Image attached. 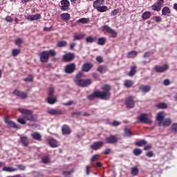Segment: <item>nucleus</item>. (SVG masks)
I'll use <instances>...</instances> for the list:
<instances>
[{
  "label": "nucleus",
  "mask_w": 177,
  "mask_h": 177,
  "mask_svg": "<svg viewBox=\"0 0 177 177\" xmlns=\"http://www.w3.org/2000/svg\"><path fill=\"white\" fill-rule=\"evenodd\" d=\"M102 91H95L92 94L87 96L88 100H95V99H101V100H109L110 99V85L105 84L102 87Z\"/></svg>",
  "instance_id": "obj_1"
},
{
  "label": "nucleus",
  "mask_w": 177,
  "mask_h": 177,
  "mask_svg": "<svg viewBox=\"0 0 177 177\" xmlns=\"http://www.w3.org/2000/svg\"><path fill=\"white\" fill-rule=\"evenodd\" d=\"M57 55L55 49H50L48 50H44L39 53V57L41 63H48L49 62V57H55Z\"/></svg>",
  "instance_id": "obj_2"
},
{
  "label": "nucleus",
  "mask_w": 177,
  "mask_h": 177,
  "mask_svg": "<svg viewBox=\"0 0 177 177\" xmlns=\"http://www.w3.org/2000/svg\"><path fill=\"white\" fill-rule=\"evenodd\" d=\"M18 111L22 114H24L23 118L26 120V121H35V118L32 115V111L26 109H19Z\"/></svg>",
  "instance_id": "obj_3"
},
{
  "label": "nucleus",
  "mask_w": 177,
  "mask_h": 177,
  "mask_svg": "<svg viewBox=\"0 0 177 177\" xmlns=\"http://www.w3.org/2000/svg\"><path fill=\"white\" fill-rule=\"evenodd\" d=\"M138 120L142 124H149V125L153 124V121L151 119L149 118V114L147 113H142L140 115L138 116Z\"/></svg>",
  "instance_id": "obj_4"
},
{
  "label": "nucleus",
  "mask_w": 177,
  "mask_h": 177,
  "mask_svg": "<svg viewBox=\"0 0 177 177\" xmlns=\"http://www.w3.org/2000/svg\"><path fill=\"white\" fill-rule=\"evenodd\" d=\"M92 84V80L91 79H82L76 83V85H78L81 88H86V86H89Z\"/></svg>",
  "instance_id": "obj_5"
},
{
  "label": "nucleus",
  "mask_w": 177,
  "mask_h": 177,
  "mask_svg": "<svg viewBox=\"0 0 177 177\" xmlns=\"http://www.w3.org/2000/svg\"><path fill=\"white\" fill-rule=\"evenodd\" d=\"M13 95L17 96V97H19L20 99H27L28 97V93L26 91H21L17 89L14 90Z\"/></svg>",
  "instance_id": "obj_6"
},
{
  "label": "nucleus",
  "mask_w": 177,
  "mask_h": 177,
  "mask_svg": "<svg viewBox=\"0 0 177 177\" xmlns=\"http://www.w3.org/2000/svg\"><path fill=\"white\" fill-rule=\"evenodd\" d=\"M164 5V0H158L156 3L151 6L152 10L160 12Z\"/></svg>",
  "instance_id": "obj_7"
},
{
  "label": "nucleus",
  "mask_w": 177,
  "mask_h": 177,
  "mask_svg": "<svg viewBox=\"0 0 177 177\" xmlns=\"http://www.w3.org/2000/svg\"><path fill=\"white\" fill-rule=\"evenodd\" d=\"M169 69V66L167 64H165L163 66H156L153 68L156 73H159L160 74H161V73H165V71H167Z\"/></svg>",
  "instance_id": "obj_8"
},
{
  "label": "nucleus",
  "mask_w": 177,
  "mask_h": 177,
  "mask_svg": "<svg viewBox=\"0 0 177 177\" xmlns=\"http://www.w3.org/2000/svg\"><path fill=\"white\" fill-rule=\"evenodd\" d=\"M75 64L71 63L65 66L64 71L66 74H73L75 71Z\"/></svg>",
  "instance_id": "obj_9"
},
{
  "label": "nucleus",
  "mask_w": 177,
  "mask_h": 177,
  "mask_svg": "<svg viewBox=\"0 0 177 177\" xmlns=\"http://www.w3.org/2000/svg\"><path fill=\"white\" fill-rule=\"evenodd\" d=\"M104 146V142L103 141H97L94 142L91 146L90 148L91 150H95V151L97 150H100V148Z\"/></svg>",
  "instance_id": "obj_10"
},
{
  "label": "nucleus",
  "mask_w": 177,
  "mask_h": 177,
  "mask_svg": "<svg viewBox=\"0 0 177 177\" xmlns=\"http://www.w3.org/2000/svg\"><path fill=\"white\" fill-rule=\"evenodd\" d=\"M125 105L128 109H133L135 107V101L133 96H129L126 99Z\"/></svg>",
  "instance_id": "obj_11"
},
{
  "label": "nucleus",
  "mask_w": 177,
  "mask_h": 177,
  "mask_svg": "<svg viewBox=\"0 0 177 177\" xmlns=\"http://www.w3.org/2000/svg\"><path fill=\"white\" fill-rule=\"evenodd\" d=\"M92 68H93V64L86 62L82 66V71L84 73H89Z\"/></svg>",
  "instance_id": "obj_12"
},
{
  "label": "nucleus",
  "mask_w": 177,
  "mask_h": 177,
  "mask_svg": "<svg viewBox=\"0 0 177 177\" xmlns=\"http://www.w3.org/2000/svg\"><path fill=\"white\" fill-rule=\"evenodd\" d=\"M75 59V55L73 53H68L63 55V60L65 62H73Z\"/></svg>",
  "instance_id": "obj_13"
},
{
  "label": "nucleus",
  "mask_w": 177,
  "mask_h": 177,
  "mask_svg": "<svg viewBox=\"0 0 177 177\" xmlns=\"http://www.w3.org/2000/svg\"><path fill=\"white\" fill-rule=\"evenodd\" d=\"M61 5V10H63V12H66V10H68V8H70V1H68V0H62Z\"/></svg>",
  "instance_id": "obj_14"
},
{
  "label": "nucleus",
  "mask_w": 177,
  "mask_h": 177,
  "mask_svg": "<svg viewBox=\"0 0 177 177\" xmlns=\"http://www.w3.org/2000/svg\"><path fill=\"white\" fill-rule=\"evenodd\" d=\"M73 131L71 130V128H70V126L67 124H64L62 127V135H70Z\"/></svg>",
  "instance_id": "obj_15"
},
{
  "label": "nucleus",
  "mask_w": 177,
  "mask_h": 177,
  "mask_svg": "<svg viewBox=\"0 0 177 177\" xmlns=\"http://www.w3.org/2000/svg\"><path fill=\"white\" fill-rule=\"evenodd\" d=\"M26 20H29V21H34L37 20L41 19V14H35L32 15H28L25 17Z\"/></svg>",
  "instance_id": "obj_16"
},
{
  "label": "nucleus",
  "mask_w": 177,
  "mask_h": 177,
  "mask_svg": "<svg viewBox=\"0 0 177 177\" xmlns=\"http://www.w3.org/2000/svg\"><path fill=\"white\" fill-rule=\"evenodd\" d=\"M165 117V115L164 114V111H160L158 113L156 116V120L158 121V123L160 126H161V124H162Z\"/></svg>",
  "instance_id": "obj_17"
},
{
  "label": "nucleus",
  "mask_w": 177,
  "mask_h": 177,
  "mask_svg": "<svg viewBox=\"0 0 177 177\" xmlns=\"http://www.w3.org/2000/svg\"><path fill=\"white\" fill-rule=\"evenodd\" d=\"M139 89L142 93H147V92H150L151 91V86L149 85L140 84L139 86Z\"/></svg>",
  "instance_id": "obj_18"
},
{
  "label": "nucleus",
  "mask_w": 177,
  "mask_h": 177,
  "mask_svg": "<svg viewBox=\"0 0 177 177\" xmlns=\"http://www.w3.org/2000/svg\"><path fill=\"white\" fill-rule=\"evenodd\" d=\"M48 113L50 114V115H62V114H64V112L60 109H53L48 111Z\"/></svg>",
  "instance_id": "obj_19"
},
{
  "label": "nucleus",
  "mask_w": 177,
  "mask_h": 177,
  "mask_svg": "<svg viewBox=\"0 0 177 177\" xmlns=\"http://www.w3.org/2000/svg\"><path fill=\"white\" fill-rule=\"evenodd\" d=\"M5 122L8 125V127H10V128H16L17 129H20V127H17L15 122L9 120L8 118L5 119Z\"/></svg>",
  "instance_id": "obj_20"
},
{
  "label": "nucleus",
  "mask_w": 177,
  "mask_h": 177,
  "mask_svg": "<svg viewBox=\"0 0 177 177\" xmlns=\"http://www.w3.org/2000/svg\"><path fill=\"white\" fill-rule=\"evenodd\" d=\"M30 136L33 139H35V140H37L39 142L42 140V136L38 132L32 133Z\"/></svg>",
  "instance_id": "obj_21"
},
{
  "label": "nucleus",
  "mask_w": 177,
  "mask_h": 177,
  "mask_svg": "<svg viewBox=\"0 0 177 177\" xmlns=\"http://www.w3.org/2000/svg\"><path fill=\"white\" fill-rule=\"evenodd\" d=\"M48 144L50 145V147H57L59 146L57 140L55 138H50L48 140Z\"/></svg>",
  "instance_id": "obj_22"
},
{
  "label": "nucleus",
  "mask_w": 177,
  "mask_h": 177,
  "mask_svg": "<svg viewBox=\"0 0 177 177\" xmlns=\"http://www.w3.org/2000/svg\"><path fill=\"white\" fill-rule=\"evenodd\" d=\"M162 16H169L171 15V9L168 6H165L162 9Z\"/></svg>",
  "instance_id": "obj_23"
},
{
  "label": "nucleus",
  "mask_w": 177,
  "mask_h": 177,
  "mask_svg": "<svg viewBox=\"0 0 177 177\" xmlns=\"http://www.w3.org/2000/svg\"><path fill=\"white\" fill-rule=\"evenodd\" d=\"M21 142L22 145L25 147H27L28 146L29 142H28V137L27 136H23L20 138Z\"/></svg>",
  "instance_id": "obj_24"
},
{
  "label": "nucleus",
  "mask_w": 177,
  "mask_h": 177,
  "mask_svg": "<svg viewBox=\"0 0 177 177\" xmlns=\"http://www.w3.org/2000/svg\"><path fill=\"white\" fill-rule=\"evenodd\" d=\"M60 17L64 21H68V20L71 19V16L68 13H62L61 14Z\"/></svg>",
  "instance_id": "obj_25"
},
{
  "label": "nucleus",
  "mask_w": 177,
  "mask_h": 177,
  "mask_svg": "<svg viewBox=\"0 0 177 177\" xmlns=\"http://www.w3.org/2000/svg\"><path fill=\"white\" fill-rule=\"evenodd\" d=\"M2 171L4 172H16V171H17V168H14L12 167H3Z\"/></svg>",
  "instance_id": "obj_26"
},
{
  "label": "nucleus",
  "mask_w": 177,
  "mask_h": 177,
  "mask_svg": "<svg viewBox=\"0 0 177 177\" xmlns=\"http://www.w3.org/2000/svg\"><path fill=\"white\" fill-rule=\"evenodd\" d=\"M136 56H138V51L136 50H131L127 54L128 59H133L134 57H136Z\"/></svg>",
  "instance_id": "obj_27"
},
{
  "label": "nucleus",
  "mask_w": 177,
  "mask_h": 177,
  "mask_svg": "<svg viewBox=\"0 0 177 177\" xmlns=\"http://www.w3.org/2000/svg\"><path fill=\"white\" fill-rule=\"evenodd\" d=\"M96 39H97L96 37L88 36L86 38V42L87 44H93V42H96Z\"/></svg>",
  "instance_id": "obj_28"
},
{
  "label": "nucleus",
  "mask_w": 177,
  "mask_h": 177,
  "mask_svg": "<svg viewBox=\"0 0 177 177\" xmlns=\"http://www.w3.org/2000/svg\"><path fill=\"white\" fill-rule=\"evenodd\" d=\"M97 71H98V73H100V74H104V73H106L107 71V67L104 65H101L98 66Z\"/></svg>",
  "instance_id": "obj_29"
},
{
  "label": "nucleus",
  "mask_w": 177,
  "mask_h": 177,
  "mask_svg": "<svg viewBox=\"0 0 177 177\" xmlns=\"http://www.w3.org/2000/svg\"><path fill=\"white\" fill-rule=\"evenodd\" d=\"M136 66H133L131 67L130 71L128 73L129 77H133L136 74Z\"/></svg>",
  "instance_id": "obj_30"
},
{
  "label": "nucleus",
  "mask_w": 177,
  "mask_h": 177,
  "mask_svg": "<svg viewBox=\"0 0 177 177\" xmlns=\"http://www.w3.org/2000/svg\"><path fill=\"white\" fill-rule=\"evenodd\" d=\"M135 84L134 81L132 80H126L124 83V85L126 88H132Z\"/></svg>",
  "instance_id": "obj_31"
},
{
  "label": "nucleus",
  "mask_w": 177,
  "mask_h": 177,
  "mask_svg": "<svg viewBox=\"0 0 177 177\" xmlns=\"http://www.w3.org/2000/svg\"><path fill=\"white\" fill-rule=\"evenodd\" d=\"M171 124H172V120L169 118H167L162 122L161 125H162V127H169Z\"/></svg>",
  "instance_id": "obj_32"
},
{
  "label": "nucleus",
  "mask_w": 177,
  "mask_h": 177,
  "mask_svg": "<svg viewBox=\"0 0 177 177\" xmlns=\"http://www.w3.org/2000/svg\"><path fill=\"white\" fill-rule=\"evenodd\" d=\"M156 107L159 109H165L168 108V104H167L165 102H160L156 104Z\"/></svg>",
  "instance_id": "obj_33"
},
{
  "label": "nucleus",
  "mask_w": 177,
  "mask_h": 177,
  "mask_svg": "<svg viewBox=\"0 0 177 177\" xmlns=\"http://www.w3.org/2000/svg\"><path fill=\"white\" fill-rule=\"evenodd\" d=\"M135 145L138 147H142V146L147 145V141H146V140H141L140 141L136 142Z\"/></svg>",
  "instance_id": "obj_34"
},
{
  "label": "nucleus",
  "mask_w": 177,
  "mask_h": 177,
  "mask_svg": "<svg viewBox=\"0 0 177 177\" xmlns=\"http://www.w3.org/2000/svg\"><path fill=\"white\" fill-rule=\"evenodd\" d=\"M149 17H151V12L150 11H146L142 15L143 20H147Z\"/></svg>",
  "instance_id": "obj_35"
},
{
  "label": "nucleus",
  "mask_w": 177,
  "mask_h": 177,
  "mask_svg": "<svg viewBox=\"0 0 177 177\" xmlns=\"http://www.w3.org/2000/svg\"><path fill=\"white\" fill-rule=\"evenodd\" d=\"M82 75H84V73L82 71H80L77 73V74L75 75V82L77 84L79 81H81V78H82Z\"/></svg>",
  "instance_id": "obj_36"
},
{
  "label": "nucleus",
  "mask_w": 177,
  "mask_h": 177,
  "mask_svg": "<svg viewBox=\"0 0 177 177\" xmlns=\"http://www.w3.org/2000/svg\"><path fill=\"white\" fill-rule=\"evenodd\" d=\"M46 100L48 104H55L57 102V99L53 97H48Z\"/></svg>",
  "instance_id": "obj_37"
},
{
  "label": "nucleus",
  "mask_w": 177,
  "mask_h": 177,
  "mask_svg": "<svg viewBox=\"0 0 177 177\" xmlns=\"http://www.w3.org/2000/svg\"><path fill=\"white\" fill-rule=\"evenodd\" d=\"M20 52H21L20 48H15L12 50V55L14 57H16V56H19V55H20Z\"/></svg>",
  "instance_id": "obj_38"
},
{
  "label": "nucleus",
  "mask_w": 177,
  "mask_h": 177,
  "mask_svg": "<svg viewBox=\"0 0 177 177\" xmlns=\"http://www.w3.org/2000/svg\"><path fill=\"white\" fill-rule=\"evenodd\" d=\"M102 30L104 32H108V34H111V28L107 25H104L102 27Z\"/></svg>",
  "instance_id": "obj_39"
},
{
  "label": "nucleus",
  "mask_w": 177,
  "mask_h": 177,
  "mask_svg": "<svg viewBox=\"0 0 177 177\" xmlns=\"http://www.w3.org/2000/svg\"><path fill=\"white\" fill-rule=\"evenodd\" d=\"M57 46L58 48H64V46H67V41L65 40L58 41L57 44Z\"/></svg>",
  "instance_id": "obj_40"
},
{
  "label": "nucleus",
  "mask_w": 177,
  "mask_h": 177,
  "mask_svg": "<svg viewBox=\"0 0 177 177\" xmlns=\"http://www.w3.org/2000/svg\"><path fill=\"white\" fill-rule=\"evenodd\" d=\"M102 0H95L93 2V8L94 9H97L98 8H100V5H102Z\"/></svg>",
  "instance_id": "obj_41"
},
{
  "label": "nucleus",
  "mask_w": 177,
  "mask_h": 177,
  "mask_svg": "<svg viewBox=\"0 0 177 177\" xmlns=\"http://www.w3.org/2000/svg\"><path fill=\"white\" fill-rule=\"evenodd\" d=\"M85 37V35L80 34V35H75L73 41H81Z\"/></svg>",
  "instance_id": "obj_42"
},
{
  "label": "nucleus",
  "mask_w": 177,
  "mask_h": 177,
  "mask_svg": "<svg viewBox=\"0 0 177 177\" xmlns=\"http://www.w3.org/2000/svg\"><path fill=\"white\" fill-rule=\"evenodd\" d=\"M131 174L133 176H138L139 174V169H138V167H132Z\"/></svg>",
  "instance_id": "obj_43"
},
{
  "label": "nucleus",
  "mask_w": 177,
  "mask_h": 177,
  "mask_svg": "<svg viewBox=\"0 0 177 177\" xmlns=\"http://www.w3.org/2000/svg\"><path fill=\"white\" fill-rule=\"evenodd\" d=\"M108 9L109 8L106 6H100V7H98L97 8V12H107Z\"/></svg>",
  "instance_id": "obj_44"
},
{
  "label": "nucleus",
  "mask_w": 177,
  "mask_h": 177,
  "mask_svg": "<svg viewBox=\"0 0 177 177\" xmlns=\"http://www.w3.org/2000/svg\"><path fill=\"white\" fill-rule=\"evenodd\" d=\"M99 158H100V154H95V155L93 156V157L91 159V164L93 165V162H95V161H97L99 160Z\"/></svg>",
  "instance_id": "obj_45"
},
{
  "label": "nucleus",
  "mask_w": 177,
  "mask_h": 177,
  "mask_svg": "<svg viewBox=\"0 0 177 177\" xmlns=\"http://www.w3.org/2000/svg\"><path fill=\"white\" fill-rule=\"evenodd\" d=\"M77 23H81L82 24H88L89 23V19L82 18L77 20Z\"/></svg>",
  "instance_id": "obj_46"
},
{
  "label": "nucleus",
  "mask_w": 177,
  "mask_h": 177,
  "mask_svg": "<svg viewBox=\"0 0 177 177\" xmlns=\"http://www.w3.org/2000/svg\"><path fill=\"white\" fill-rule=\"evenodd\" d=\"M134 156H140V154H142V153H143V151H142V149L137 148L135 149L133 151Z\"/></svg>",
  "instance_id": "obj_47"
},
{
  "label": "nucleus",
  "mask_w": 177,
  "mask_h": 177,
  "mask_svg": "<svg viewBox=\"0 0 177 177\" xmlns=\"http://www.w3.org/2000/svg\"><path fill=\"white\" fill-rule=\"evenodd\" d=\"M25 82H32L34 81V76L32 75H29L28 77L24 79Z\"/></svg>",
  "instance_id": "obj_48"
},
{
  "label": "nucleus",
  "mask_w": 177,
  "mask_h": 177,
  "mask_svg": "<svg viewBox=\"0 0 177 177\" xmlns=\"http://www.w3.org/2000/svg\"><path fill=\"white\" fill-rule=\"evenodd\" d=\"M106 44V39L105 37H100L98 38V45H104Z\"/></svg>",
  "instance_id": "obj_49"
},
{
  "label": "nucleus",
  "mask_w": 177,
  "mask_h": 177,
  "mask_svg": "<svg viewBox=\"0 0 177 177\" xmlns=\"http://www.w3.org/2000/svg\"><path fill=\"white\" fill-rule=\"evenodd\" d=\"M41 161L43 164H49V162H50V158L48 156H45L42 158Z\"/></svg>",
  "instance_id": "obj_50"
},
{
  "label": "nucleus",
  "mask_w": 177,
  "mask_h": 177,
  "mask_svg": "<svg viewBox=\"0 0 177 177\" xmlns=\"http://www.w3.org/2000/svg\"><path fill=\"white\" fill-rule=\"evenodd\" d=\"M17 122L21 124V125H26V120L24 118H19L17 119Z\"/></svg>",
  "instance_id": "obj_51"
},
{
  "label": "nucleus",
  "mask_w": 177,
  "mask_h": 177,
  "mask_svg": "<svg viewBox=\"0 0 177 177\" xmlns=\"http://www.w3.org/2000/svg\"><path fill=\"white\" fill-rule=\"evenodd\" d=\"M153 53H154L153 51H148L146 52L144 55H143V57L146 58V57H150V56H151V55H153Z\"/></svg>",
  "instance_id": "obj_52"
},
{
  "label": "nucleus",
  "mask_w": 177,
  "mask_h": 177,
  "mask_svg": "<svg viewBox=\"0 0 177 177\" xmlns=\"http://www.w3.org/2000/svg\"><path fill=\"white\" fill-rule=\"evenodd\" d=\"M53 93H55V88L53 87H50L48 91V96H53Z\"/></svg>",
  "instance_id": "obj_53"
},
{
  "label": "nucleus",
  "mask_w": 177,
  "mask_h": 177,
  "mask_svg": "<svg viewBox=\"0 0 177 177\" xmlns=\"http://www.w3.org/2000/svg\"><path fill=\"white\" fill-rule=\"evenodd\" d=\"M71 174H73V171H64L62 173V175H64V177H70L71 176Z\"/></svg>",
  "instance_id": "obj_54"
},
{
  "label": "nucleus",
  "mask_w": 177,
  "mask_h": 177,
  "mask_svg": "<svg viewBox=\"0 0 177 177\" xmlns=\"http://www.w3.org/2000/svg\"><path fill=\"white\" fill-rule=\"evenodd\" d=\"M120 138L115 136H111V143H117Z\"/></svg>",
  "instance_id": "obj_55"
},
{
  "label": "nucleus",
  "mask_w": 177,
  "mask_h": 177,
  "mask_svg": "<svg viewBox=\"0 0 177 177\" xmlns=\"http://www.w3.org/2000/svg\"><path fill=\"white\" fill-rule=\"evenodd\" d=\"M22 43L23 39H21V38H17L15 40V45H21Z\"/></svg>",
  "instance_id": "obj_56"
},
{
  "label": "nucleus",
  "mask_w": 177,
  "mask_h": 177,
  "mask_svg": "<svg viewBox=\"0 0 177 177\" xmlns=\"http://www.w3.org/2000/svg\"><path fill=\"white\" fill-rule=\"evenodd\" d=\"M163 84L165 86H168L169 85H171V81L169 80V79H166L163 81Z\"/></svg>",
  "instance_id": "obj_57"
},
{
  "label": "nucleus",
  "mask_w": 177,
  "mask_h": 177,
  "mask_svg": "<svg viewBox=\"0 0 177 177\" xmlns=\"http://www.w3.org/2000/svg\"><path fill=\"white\" fill-rule=\"evenodd\" d=\"M17 167L19 171H26V166L23 165H17Z\"/></svg>",
  "instance_id": "obj_58"
},
{
  "label": "nucleus",
  "mask_w": 177,
  "mask_h": 177,
  "mask_svg": "<svg viewBox=\"0 0 177 177\" xmlns=\"http://www.w3.org/2000/svg\"><path fill=\"white\" fill-rule=\"evenodd\" d=\"M171 131L173 132H177V123H174L171 125Z\"/></svg>",
  "instance_id": "obj_59"
},
{
  "label": "nucleus",
  "mask_w": 177,
  "mask_h": 177,
  "mask_svg": "<svg viewBox=\"0 0 177 177\" xmlns=\"http://www.w3.org/2000/svg\"><path fill=\"white\" fill-rule=\"evenodd\" d=\"M71 115H77V117H81V115H82V112H80V111L73 112L71 113Z\"/></svg>",
  "instance_id": "obj_60"
},
{
  "label": "nucleus",
  "mask_w": 177,
  "mask_h": 177,
  "mask_svg": "<svg viewBox=\"0 0 177 177\" xmlns=\"http://www.w3.org/2000/svg\"><path fill=\"white\" fill-rule=\"evenodd\" d=\"M154 20H155V21L156 22V23H160V22H161L162 21V19H161V17H160V16H156V17H154Z\"/></svg>",
  "instance_id": "obj_61"
},
{
  "label": "nucleus",
  "mask_w": 177,
  "mask_h": 177,
  "mask_svg": "<svg viewBox=\"0 0 177 177\" xmlns=\"http://www.w3.org/2000/svg\"><path fill=\"white\" fill-rule=\"evenodd\" d=\"M147 157H154V152H153L152 151H149L146 153Z\"/></svg>",
  "instance_id": "obj_62"
},
{
  "label": "nucleus",
  "mask_w": 177,
  "mask_h": 177,
  "mask_svg": "<svg viewBox=\"0 0 177 177\" xmlns=\"http://www.w3.org/2000/svg\"><path fill=\"white\" fill-rule=\"evenodd\" d=\"M124 135L126 136H132V133L129 130L126 129L124 131Z\"/></svg>",
  "instance_id": "obj_63"
},
{
  "label": "nucleus",
  "mask_w": 177,
  "mask_h": 177,
  "mask_svg": "<svg viewBox=\"0 0 177 177\" xmlns=\"http://www.w3.org/2000/svg\"><path fill=\"white\" fill-rule=\"evenodd\" d=\"M6 21H8V23H12V21H13V18H12L10 16H7L6 17Z\"/></svg>",
  "instance_id": "obj_64"
}]
</instances>
